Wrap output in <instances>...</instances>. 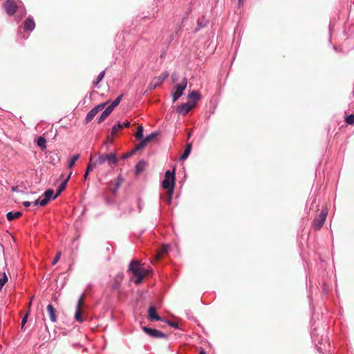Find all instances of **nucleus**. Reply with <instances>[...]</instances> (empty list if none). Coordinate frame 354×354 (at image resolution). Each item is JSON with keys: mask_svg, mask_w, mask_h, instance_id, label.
I'll return each mask as SVG.
<instances>
[{"mask_svg": "<svg viewBox=\"0 0 354 354\" xmlns=\"http://www.w3.org/2000/svg\"><path fill=\"white\" fill-rule=\"evenodd\" d=\"M169 324H170L171 326H174V327H176H176H177V326H178L177 324H172V323H169Z\"/></svg>", "mask_w": 354, "mask_h": 354, "instance_id": "nucleus-51", "label": "nucleus"}, {"mask_svg": "<svg viewBox=\"0 0 354 354\" xmlns=\"http://www.w3.org/2000/svg\"><path fill=\"white\" fill-rule=\"evenodd\" d=\"M8 277L6 274V272H4L3 274H2V277H0V290H1V289L3 288V286L6 283V282L8 281Z\"/></svg>", "mask_w": 354, "mask_h": 354, "instance_id": "nucleus-24", "label": "nucleus"}, {"mask_svg": "<svg viewBox=\"0 0 354 354\" xmlns=\"http://www.w3.org/2000/svg\"><path fill=\"white\" fill-rule=\"evenodd\" d=\"M141 207H142V205H140V203L139 202L138 203V208H139L140 212L141 211Z\"/></svg>", "mask_w": 354, "mask_h": 354, "instance_id": "nucleus-49", "label": "nucleus"}, {"mask_svg": "<svg viewBox=\"0 0 354 354\" xmlns=\"http://www.w3.org/2000/svg\"><path fill=\"white\" fill-rule=\"evenodd\" d=\"M46 140L43 136H39L37 141V145L38 147H39L41 149L46 148Z\"/></svg>", "mask_w": 354, "mask_h": 354, "instance_id": "nucleus-21", "label": "nucleus"}, {"mask_svg": "<svg viewBox=\"0 0 354 354\" xmlns=\"http://www.w3.org/2000/svg\"><path fill=\"white\" fill-rule=\"evenodd\" d=\"M35 28V23L32 17L29 16L27 17L24 24V31H32Z\"/></svg>", "mask_w": 354, "mask_h": 354, "instance_id": "nucleus-12", "label": "nucleus"}, {"mask_svg": "<svg viewBox=\"0 0 354 354\" xmlns=\"http://www.w3.org/2000/svg\"><path fill=\"white\" fill-rule=\"evenodd\" d=\"M192 148V145L191 143H189V144L187 145L186 148H185L183 153L180 157V161H184L185 160H186L188 158L189 155L191 153Z\"/></svg>", "mask_w": 354, "mask_h": 354, "instance_id": "nucleus-17", "label": "nucleus"}, {"mask_svg": "<svg viewBox=\"0 0 354 354\" xmlns=\"http://www.w3.org/2000/svg\"><path fill=\"white\" fill-rule=\"evenodd\" d=\"M122 95H120L119 96L117 97L116 99H115L111 104V105L115 109V107H116L119 104L120 102H121V100L122 98Z\"/></svg>", "mask_w": 354, "mask_h": 354, "instance_id": "nucleus-28", "label": "nucleus"}, {"mask_svg": "<svg viewBox=\"0 0 354 354\" xmlns=\"http://www.w3.org/2000/svg\"><path fill=\"white\" fill-rule=\"evenodd\" d=\"M79 157H80V155H79V154H76V155L73 156L70 159V160H69V162H68V167H69V168L72 167L75 165V162L77 160V159L79 158Z\"/></svg>", "mask_w": 354, "mask_h": 354, "instance_id": "nucleus-26", "label": "nucleus"}, {"mask_svg": "<svg viewBox=\"0 0 354 354\" xmlns=\"http://www.w3.org/2000/svg\"><path fill=\"white\" fill-rule=\"evenodd\" d=\"M46 310H47V312L48 313V315H49V317H50V319L51 320V322H55L57 319H56V315H55L56 311H55V308L53 306L52 304H48L47 306Z\"/></svg>", "mask_w": 354, "mask_h": 354, "instance_id": "nucleus-15", "label": "nucleus"}, {"mask_svg": "<svg viewBox=\"0 0 354 354\" xmlns=\"http://www.w3.org/2000/svg\"><path fill=\"white\" fill-rule=\"evenodd\" d=\"M32 203L34 205H39V198L35 200Z\"/></svg>", "mask_w": 354, "mask_h": 354, "instance_id": "nucleus-44", "label": "nucleus"}, {"mask_svg": "<svg viewBox=\"0 0 354 354\" xmlns=\"http://www.w3.org/2000/svg\"><path fill=\"white\" fill-rule=\"evenodd\" d=\"M60 257H61V252H59L57 253L55 259L52 261V265H55L58 262V261L59 260Z\"/></svg>", "mask_w": 354, "mask_h": 354, "instance_id": "nucleus-38", "label": "nucleus"}, {"mask_svg": "<svg viewBox=\"0 0 354 354\" xmlns=\"http://www.w3.org/2000/svg\"><path fill=\"white\" fill-rule=\"evenodd\" d=\"M90 161L91 162L92 161V156H91V157H90Z\"/></svg>", "mask_w": 354, "mask_h": 354, "instance_id": "nucleus-55", "label": "nucleus"}, {"mask_svg": "<svg viewBox=\"0 0 354 354\" xmlns=\"http://www.w3.org/2000/svg\"><path fill=\"white\" fill-rule=\"evenodd\" d=\"M23 37L24 38V39H28V36L23 35Z\"/></svg>", "mask_w": 354, "mask_h": 354, "instance_id": "nucleus-54", "label": "nucleus"}, {"mask_svg": "<svg viewBox=\"0 0 354 354\" xmlns=\"http://www.w3.org/2000/svg\"><path fill=\"white\" fill-rule=\"evenodd\" d=\"M146 165L147 162L143 160H140L136 165V173L138 174L142 172L145 169Z\"/></svg>", "mask_w": 354, "mask_h": 354, "instance_id": "nucleus-18", "label": "nucleus"}, {"mask_svg": "<svg viewBox=\"0 0 354 354\" xmlns=\"http://www.w3.org/2000/svg\"><path fill=\"white\" fill-rule=\"evenodd\" d=\"M345 121L348 124H350V125L354 124V115L350 114L349 115H348L346 118Z\"/></svg>", "mask_w": 354, "mask_h": 354, "instance_id": "nucleus-30", "label": "nucleus"}, {"mask_svg": "<svg viewBox=\"0 0 354 354\" xmlns=\"http://www.w3.org/2000/svg\"><path fill=\"white\" fill-rule=\"evenodd\" d=\"M189 102L196 104V102L200 100L201 95L196 91H192L188 95Z\"/></svg>", "mask_w": 354, "mask_h": 354, "instance_id": "nucleus-16", "label": "nucleus"}, {"mask_svg": "<svg viewBox=\"0 0 354 354\" xmlns=\"http://www.w3.org/2000/svg\"><path fill=\"white\" fill-rule=\"evenodd\" d=\"M319 350L320 351H322V350H325V351H326V348H319Z\"/></svg>", "mask_w": 354, "mask_h": 354, "instance_id": "nucleus-53", "label": "nucleus"}, {"mask_svg": "<svg viewBox=\"0 0 354 354\" xmlns=\"http://www.w3.org/2000/svg\"><path fill=\"white\" fill-rule=\"evenodd\" d=\"M244 0H238V3L239 6H241L243 4Z\"/></svg>", "mask_w": 354, "mask_h": 354, "instance_id": "nucleus-46", "label": "nucleus"}, {"mask_svg": "<svg viewBox=\"0 0 354 354\" xmlns=\"http://www.w3.org/2000/svg\"><path fill=\"white\" fill-rule=\"evenodd\" d=\"M17 10H18L19 13L20 14L21 17L24 16L26 13L24 8H21L19 6H18Z\"/></svg>", "mask_w": 354, "mask_h": 354, "instance_id": "nucleus-39", "label": "nucleus"}, {"mask_svg": "<svg viewBox=\"0 0 354 354\" xmlns=\"http://www.w3.org/2000/svg\"><path fill=\"white\" fill-rule=\"evenodd\" d=\"M106 104V103H101L97 106H95L94 108H93L86 115V118H85V122L86 123H88L90 122L93 118L94 117L97 115V113L102 110L105 105Z\"/></svg>", "mask_w": 354, "mask_h": 354, "instance_id": "nucleus-8", "label": "nucleus"}, {"mask_svg": "<svg viewBox=\"0 0 354 354\" xmlns=\"http://www.w3.org/2000/svg\"><path fill=\"white\" fill-rule=\"evenodd\" d=\"M315 335H315V331H313V332L311 333V337H312V338L314 339V341H316Z\"/></svg>", "mask_w": 354, "mask_h": 354, "instance_id": "nucleus-45", "label": "nucleus"}, {"mask_svg": "<svg viewBox=\"0 0 354 354\" xmlns=\"http://www.w3.org/2000/svg\"><path fill=\"white\" fill-rule=\"evenodd\" d=\"M143 331L149 336L153 338H166L167 335L154 328H149L147 326L142 327Z\"/></svg>", "mask_w": 354, "mask_h": 354, "instance_id": "nucleus-7", "label": "nucleus"}, {"mask_svg": "<svg viewBox=\"0 0 354 354\" xmlns=\"http://www.w3.org/2000/svg\"><path fill=\"white\" fill-rule=\"evenodd\" d=\"M195 106V103H192V102H187L186 103L182 104L178 106L176 109V112L182 114L183 115H185L187 114Z\"/></svg>", "mask_w": 354, "mask_h": 354, "instance_id": "nucleus-9", "label": "nucleus"}, {"mask_svg": "<svg viewBox=\"0 0 354 354\" xmlns=\"http://www.w3.org/2000/svg\"><path fill=\"white\" fill-rule=\"evenodd\" d=\"M21 214H22L21 212H9L6 214V218L8 221H12V220L21 216Z\"/></svg>", "mask_w": 354, "mask_h": 354, "instance_id": "nucleus-19", "label": "nucleus"}, {"mask_svg": "<svg viewBox=\"0 0 354 354\" xmlns=\"http://www.w3.org/2000/svg\"><path fill=\"white\" fill-rule=\"evenodd\" d=\"M53 190L52 189H47L42 195V196H44L48 201H50L53 195Z\"/></svg>", "mask_w": 354, "mask_h": 354, "instance_id": "nucleus-27", "label": "nucleus"}, {"mask_svg": "<svg viewBox=\"0 0 354 354\" xmlns=\"http://www.w3.org/2000/svg\"><path fill=\"white\" fill-rule=\"evenodd\" d=\"M49 201L46 199L44 196H41V198H39V205L41 206H45Z\"/></svg>", "mask_w": 354, "mask_h": 354, "instance_id": "nucleus-36", "label": "nucleus"}, {"mask_svg": "<svg viewBox=\"0 0 354 354\" xmlns=\"http://www.w3.org/2000/svg\"><path fill=\"white\" fill-rule=\"evenodd\" d=\"M23 205H24L25 207H30V206L31 203H30V202H29V201H24V202L23 203Z\"/></svg>", "mask_w": 354, "mask_h": 354, "instance_id": "nucleus-42", "label": "nucleus"}, {"mask_svg": "<svg viewBox=\"0 0 354 354\" xmlns=\"http://www.w3.org/2000/svg\"><path fill=\"white\" fill-rule=\"evenodd\" d=\"M116 185L118 187L120 185V183H118Z\"/></svg>", "mask_w": 354, "mask_h": 354, "instance_id": "nucleus-56", "label": "nucleus"}, {"mask_svg": "<svg viewBox=\"0 0 354 354\" xmlns=\"http://www.w3.org/2000/svg\"><path fill=\"white\" fill-rule=\"evenodd\" d=\"M108 116L104 112H102L98 118L97 122L102 123Z\"/></svg>", "mask_w": 354, "mask_h": 354, "instance_id": "nucleus-31", "label": "nucleus"}, {"mask_svg": "<svg viewBox=\"0 0 354 354\" xmlns=\"http://www.w3.org/2000/svg\"><path fill=\"white\" fill-rule=\"evenodd\" d=\"M168 77L169 73L167 71H165L160 75L155 77L149 85V89H155L157 86L160 85Z\"/></svg>", "mask_w": 354, "mask_h": 354, "instance_id": "nucleus-6", "label": "nucleus"}, {"mask_svg": "<svg viewBox=\"0 0 354 354\" xmlns=\"http://www.w3.org/2000/svg\"><path fill=\"white\" fill-rule=\"evenodd\" d=\"M83 299L84 296L82 295L77 301L75 314V319L80 323L83 322V319L82 317V306L83 304Z\"/></svg>", "mask_w": 354, "mask_h": 354, "instance_id": "nucleus-11", "label": "nucleus"}, {"mask_svg": "<svg viewBox=\"0 0 354 354\" xmlns=\"http://www.w3.org/2000/svg\"><path fill=\"white\" fill-rule=\"evenodd\" d=\"M169 246L168 245H163L160 249V255L168 252Z\"/></svg>", "mask_w": 354, "mask_h": 354, "instance_id": "nucleus-37", "label": "nucleus"}, {"mask_svg": "<svg viewBox=\"0 0 354 354\" xmlns=\"http://www.w3.org/2000/svg\"><path fill=\"white\" fill-rule=\"evenodd\" d=\"M113 109L114 108L110 104L105 109V110L103 111V112H104L106 115H109Z\"/></svg>", "mask_w": 354, "mask_h": 354, "instance_id": "nucleus-32", "label": "nucleus"}, {"mask_svg": "<svg viewBox=\"0 0 354 354\" xmlns=\"http://www.w3.org/2000/svg\"><path fill=\"white\" fill-rule=\"evenodd\" d=\"M327 214L328 212L326 209H322L319 216L315 218L313 222V227L314 230H319L321 229L326 221Z\"/></svg>", "mask_w": 354, "mask_h": 354, "instance_id": "nucleus-4", "label": "nucleus"}, {"mask_svg": "<svg viewBox=\"0 0 354 354\" xmlns=\"http://www.w3.org/2000/svg\"><path fill=\"white\" fill-rule=\"evenodd\" d=\"M88 173L85 172L84 176V180H86V178H87V176H88Z\"/></svg>", "mask_w": 354, "mask_h": 354, "instance_id": "nucleus-48", "label": "nucleus"}, {"mask_svg": "<svg viewBox=\"0 0 354 354\" xmlns=\"http://www.w3.org/2000/svg\"><path fill=\"white\" fill-rule=\"evenodd\" d=\"M175 185V170L173 169L172 171L170 170H167L165 174V178L162 182V187L165 189L169 190V202H170L171 199V196L174 192V188Z\"/></svg>", "mask_w": 354, "mask_h": 354, "instance_id": "nucleus-1", "label": "nucleus"}, {"mask_svg": "<svg viewBox=\"0 0 354 354\" xmlns=\"http://www.w3.org/2000/svg\"><path fill=\"white\" fill-rule=\"evenodd\" d=\"M187 84V80L185 77L182 82L176 85V90L172 93L173 102L176 101L183 94L184 90L186 88Z\"/></svg>", "mask_w": 354, "mask_h": 354, "instance_id": "nucleus-5", "label": "nucleus"}, {"mask_svg": "<svg viewBox=\"0 0 354 354\" xmlns=\"http://www.w3.org/2000/svg\"><path fill=\"white\" fill-rule=\"evenodd\" d=\"M129 270L131 271L133 276L136 277L134 281L136 284H139L142 282L145 275L147 272L146 269L141 268L139 263L136 261H131Z\"/></svg>", "mask_w": 354, "mask_h": 354, "instance_id": "nucleus-2", "label": "nucleus"}, {"mask_svg": "<svg viewBox=\"0 0 354 354\" xmlns=\"http://www.w3.org/2000/svg\"><path fill=\"white\" fill-rule=\"evenodd\" d=\"M27 319H28V315L26 314L23 318H22V320H21V328H23L25 325V324L27 322Z\"/></svg>", "mask_w": 354, "mask_h": 354, "instance_id": "nucleus-40", "label": "nucleus"}, {"mask_svg": "<svg viewBox=\"0 0 354 354\" xmlns=\"http://www.w3.org/2000/svg\"><path fill=\"white\" fill-rule=\"evenodd\" d=\"M106 162H107L110 166L115 165L118 162L116 155L114 153L101 154L95 161V165H102Z\"/></svg>", "mask_w": 354, "mask_h": 354, "instance_id": "nucleus-3", "label": "nucleus"}, {"mask_svg": "<svg viewBox=\"0 0 354 354\" xmlns=\"http://www.w3.org/2000/svg\"><path fill=\"white\" fill-rule=\"evenodd\" d=\"M122 129V123L120 122H117L112 127L111 134L113 136L117 133V132Z\"/></svg>", "mask_w": 354, "mask_h": 354, "instance_id": "nucleus-22", "label": "nucleus"}, {"mask_svg": "<svg viewBox=\"0 0 354 354\" xmlns=\"http://www.w3.org/2000/svg\"><path fill=\"white\" fill-rule=\"evenodd\" d=\"M105 71H103L100 73L95 81L93 82V85L96 86L104 77Z\"/></svg>", "mask_w": 354, "mask_h": 354, "instance_id": "nucleus-25", "label": "nucleus"}, {"mask_svg": "<svg viewBox=\"0 0 354 354\" xmlns=\"http://www.w3.org/2000/svg\"><path fill=\"white\" fill-rule=\"evenodd\" d=\"M140 140V143L136 146V147L135 148V149L133 151V152L136 151H138V150H140L142 149H143L146 145L147 144L145 143V142L142 140V139H139Z\"/></svg>", "mask_w": 354, "mask_h": 354, "instance_id": "nucleus-29", "label": "nucleus"}, {"mask_svg": "<svg viewBox=\"0 0 354 354\" xmlns=\"http://www.w3.org/2000/svg\"><path fill=\"white\" fill-rule=\"evenodd\" d=\"M148 319L149 321H162V318L157 315L156 309L154 306H150L148 310Z\"/></svg>", "mask_w": 354, "mask_h": 354, "instance_id": "nucleus-13", "label": "nucleus"}, {"mask_svg": "<svg viewBox=\"0 0 354 354\" xmlns=\"http://www.w3.org/2000/svg\"><path fill=\"white\" fill-rule=\"evenodd\" d=\"M4 8L8 15H13L17 11L18 6L13 0H7Z\"/></svg>", "mask_w": 354, "mask_h": 354, "instance_id": "nucleus-10", "label": "nucleus"}, {"mask_svg": "<svg viewBox=\"0 0 354 354\" xmlns=\"http://www.w3.org/2000/svg\"><path fill=\"white\" fill-rule=\"evenodd\" d=\"M158 133L156 132H152L151 134L147 136L146 137H143L142 140L145 142V143L147 145L149 142L154 140L157 136Z\"/></svg>", "mask_w": 354, "mask_h": 354, "instance_id": "nucleus-20", "label": "nucleus"}, {"mask_svg": "<svg viewBox=\"0 0 354 354\" xmlns=\"http://www.w3.org/2000/svg\"><path fill=\"white\" fill-rule=\"evenodd\" d=\"M113 109L114 108L110 104L105 109V110L103 111V112H104L106 115H109Z\"/></svg>", "mask_w": 354, "mask_h": 354, "instance_id": "nucleus-33", "label": "nucleus"}, {"mask_svg": "<svg viewBox=\"0 0 354 354\" xmlns=\"http://www.w3.org/2000/svg\"><path fill=\"white\" fill-rule=\"evenodd\" d=\"M141 207H142V205H140V203L139 202L138 203V208H139L140 212L141 211Z\"/></svg>", "mask_w": 354, "mask_h": 354, "instance_id": "nucleus-50", "label": "nucleus"}, {"mask_svg": "<svg viewBox=\"0 0 354 354\" xmlns=\"http://www.w3.org/2000/svg\"><path fill=\"white\" fill-rule=\"evenodd\" d=\"M199 354H206V353H205V352L203 350H202V351L200 352V353H199Z\"/></svg>", "mask_w": 354, "mask_h": 354, "instance_id": "nucleus-52", "label": "nucleus"}, {"mask_svg": "<svg viewBox=\"0 0 354 354\" xmlns=\"http://www.w3.org/2000/svg\"><path fill=\"white\" fill-rule=\"evenodd\" d=\"M143 131H144V129L142 127V126H139L138 127V129H137V131L136 133H135V137L138 140V139H142L143 138Z\"/></svg>", "mask_w": 354, "mask_h": 354, "instance_id": "nucleus-23", "label": "nucleus"}, {"mask_svg": "<svg viewBox=\"0 0 354 354\" xmlns=\"http://www.w3.org/2000/svg\"><path fill=\"white\" fill-rule=\"evenodd\" d=\"M96 165H95V161L93 163L90 162L87 166L86 172L89 173L95 168Z\"/></svg>", "mask_w": 354, "mask_h": 354, "instance_id": "nucleus-35", "label": "nucleus"}, {"mask_svg": "<svg viewBox=\"0 0 354 354\" xmlns=\"http://www.w3.org/2000/svg\"><path fill=\"white\" fill-rule=\"evenodd\" d=\"M171 78H172V81L173 82H176V77L174 76V75H171Z\"/></svg>", "mask_w": 354, "mask_h": 354, "instance_id": "nucleus-47", "label": "nucleus"}, {"mask_svg": "<svg viewBox=\"0 0 354 354\" xmlns=\"http://www.w3.org/2000/svg\"><path fill=\"white\" fill-rule=\"evenodd\" d=\"M122 128L129 127L130 126V122L127 120L124 122L122 123Z\"/></svg>", "mask_w": 354, "mask_h": 354, "instance_id": "nucleus-41", "label": "nucleus"}, {"mask_svg": "<svg viewBox=\"0 0 354 354\" xmlns=\"http://www.w3.org/2000/svg\"><path fill=\"white\" fill-rule=\"evenodd\" d=\"M70 174L68 177L58 186L56 194L53 197V199L56 198L66 187L68 181L71 177Z\"/></svg>", "mask_w": 354, "mask_h": 354, "instance_id": "nucleus-14", "label": "nucleus"}, {"mask_svg": "<svg viewBox=\"0 0 354 354\" xmlns=\"http://www.w3.org/2000/svg\"><path fill=\"white\" fill-rule=\"evenodd\" d=\"M206 25V22L203 24L200 20L197 22V27L195 29L196 32H198L201 28L205 27Z\"/></svg>", "mask_w": 354, "mask_h": 354, "instance_id": "nucleus-34", "label": "nucleus"}, {"mask_svg": "<svg viewBox=\"0 0 354 354\" xmlns=\"http://www.w3.org/2000/svg\"><path fill=\"white\" fill-rule=\"evenodd\" d=\"M133 153H134V152H133V151H132V152H131V153H129V154H128V153L124 154V155L122 156V158H128V157L131 156Z\"/></svg>", "mask_w": 354, "mask_h": 354, "instance_id": "nucleus-43", "label": "nucleus"}]
</instances>
